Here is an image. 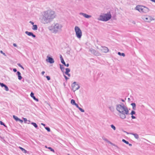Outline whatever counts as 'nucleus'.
<instances>
[{
    "label": "nucleus",
    "mask_w": 155,
    "mask_h": 155,
    "mask_svg": "<svg viewBox=\"0 0 155 155\" xmlns=\"http://www.w3.org/2000/svg\"><path fill=\"white\" fill-rule=\"evenodd\" d=\"M61 61V63L64 65L65 64V63L64 60H62Z\"/></svg>",
    "instance_id": "38"
},
{
    "label": "nucleus",
    "mask_w": 155,
    "mask_h": 155,
    "mask_svg": "<svg viewBox=\"0 0 155 155\" xmlns=\"http://www.w3.org/2000/svg\"><path fill=\"white\" fill-rule=\"evenodd\" d=\"M13 118L16 121H18V120H19V118H18L16 116H15V115H13Z\"/></svg>",
    "instance_id": "27"
},
{
    "label": "nucleus",
    "mask_w": 155,
    "mask_h": 155,
    "mask_svg": "<svg viewBox=\"0 0 155 155\" xmlns=\"http://www.w3.org/2000/svg\"><path fill=\"white\" fill-rule=\"evenodd\" d=\"M25 33L29 36H31L33 38L36 37V35L33 34V33L31 32H29L28 31H26Z\"/></svg>",
    "instance_id": "12"
},
{
    "label": "nucleus",
    "mask_w": 155,
    "mask_h": 155,
    "mask_svg": "<svg viewBox=\"0 0 155 155\" xmlns=\"http://www.w3.org/2000/svg\"><path fill=\"white\" fill-rule=\"evenodd\" d=\"M38 27L37 25H33L32 29L34 30H36L37 29Z\"/></svg>",
    "instance_id": "21"
},
{
    "label": "nucleus",
    "mask_w": 155,
    "mask_h": 155,
    "mask_svg": "<svg viewBox=\"0 0 155 155\" xmlns=\"http://www.w3.org/2000/svg\"><path fill=\"white\" fill-rule=\"evenodd\" d=\"M60 58L61 61L64 59L63 58V57L61 55H60Z\"/></svg>",
    "instance_id": "43"
},
{
    "label": "nucleus",
    "mask_w": 155,
    "mask_h": 155,
    "mask_svg": "<svg viewBox=\"0 0 155 155\" xmlns=\"http://www.w3.org/2000/svg\"><path fill=\"white\" fill-rule=\"evenodd\" d=\"M64 65L65 66H66L67 67H68L69 66V64L68 63L67 64H65Z\"/></svg>",
    "instance_id": "49"
},
{
    "label": "nucleus",
    "mask_w": 155,
    "mask_h": 155,
    "mask_svg": "<svg viewBox=\"0 0 155 155\" xmlns=\"http://www.w3.org/2000/svg\"><path fill=\"white\" fill-rule=\"evenodd\" d=\"M4 85L3 86V87H5V89L6 91H8L9 90V89L8 86L5 84H4Z\"/></svg>",
    "instance_id": "24"
},
{
    "label": "nucleus",
    "mask_w": 155,
    "mask_h": 155,
    "mask_svg": "<svg viewBox=\"0 0 155 155\" xmlns=\"http://www.w3.org/2000/svg\"><path fill=\"white\" fill-rule=\"evenodd\" d=\"M117 54L118 55L120 56L123 57H124L125 56V54L124 53H121L120 52H118Z\"/></svg>",
    "instance_id": "25"
},
{
    "label": "nucleus",
    "mask_w": 155,
    "mask_h": 155,
    "mask_svg": "<svg viewBox=\"0 0 155 155\" xmlns=\"http://www.w3.org/2000/svg\"><path fill=\"white\" fill-rule=\"evenodd\" d=\"M71 103L73 105H74L76 104L75 101L74 99L71 100Z\"/></svg>",
    "instance_id": "28"
},
{
    "label": "nucleus",
    "mask_w": 155,
    "mask_h": 155,
    "mask_svg": "<svg viewBox=\"0 0 155 155\" xmlns=\"http://www.w3.org/2000/svg\"><path fill=\"white\" fill-rule=\"evenodd\" d=\"M18 66L21 67V68L23 69V70L24 69V67L19 63L18 64Z\"/></svg>",
    "instance_id": "37"
},
{
    "label": "nucleus",
    "mask_w": 155,
    "mask_h": 155,
    "mask_svg": "<svg viewBox=\"0 0 155 155\" xmlns=\"http://www.w3.org/2000/svg\"><path fill=\"white\" fill-rule=\"evenodd\" d=\"M45 72L44 71H42V72H41V74L42 75H43L44 74H45Z\"/></svg>",
    "instance_id": "53"
},
{
    "label": "nucleus",
    "mask_w": 155,
    "mask_h": 155,
    "mask_svg": "<svg viewBox=\"0 0 155 155\" xmlns=\"http://www.w3.org/2000/svg\"><path fill=\"white\" fill-rule=\"evenodd\" d=\"M135 112L134 110H132L131 111V113L130 114H131L132 115H133L135 114Z\"/></svg>",
    "instance_id": "34"
},
{
    "label": "nucleus",
    "mask_w": 155,
    "mask_h": 155,
    "mask_svg": "<svg viewBox=\"0 0 155 155\" xmlns=\"http://www.w3.org/2000/svg\"><path fill=\"white\" fill-rule=\"evenodd\" d=\"M111 15L110 12H109L107 14H104L103 15L100 16V18L99 20L104 21H106L109 20L111 18Z\"/></svg>",
    "instance_id": "3"
},
{
    "label": "nucleus",
    "mask_w": 155,
    "mask_h": 155,
    "mask_svg": "<svg viewBox=\"0 0 155 155\" xmlns=\"http://www.w3.org/2000/svg\"><path fill=\"white\" fill-rule=\"evenodd\" d=\"M29 22L30 23H31L32 25H34V23L31 21H30Z\"/></svg>",
    "instance_id": "54"
},
{
    "label": "nucleus",
    "mask_w": 155,
    "mask_h": 155,
    "mask_svg": "<svg viewBox=\"0 0 155 155\" xmlns=\"http://www.w3.org/2000/svg\"><path fill=\"white\" fill-rule=\"evenodd\" d=\"M145 20L146 21L149 22L154 19L151 16H148L145 18Z\"/></svg>",
    "instance_id": "15"
},
{
    "label": "nucleus",
    "mask_w": 155,
    "mask_h": 155,
    "mask_svg": "<svg viewBox=\"0 0 155 155\" xmlns=\"http://www.w3.org/2000/svg\"><path fill=\"white\" fill-rule=\"evenodd\" d=\"M48 149H49V150H50L51 151L54 153L55 152H54V150L52 149V148H51V147H48Z\"/></svg>",
    "instance_id": "33"
},
{
    "label": "nucleus",
    "mask_w": 155,
    "mask_h": 155,
    "mask_svg": "<svg viewBox=\"0 0 155 155\" xmlns=\"http://www.w3.org/2000/svg\"><path fill=\"white\" fill-rule=\"evenodd\" d=\"M64 85H65V84H64Z\"/></svg>",
    "instance_id": "62"
},
{
    "label": "nucleus",
    "mask_w": 155,
    "mask_h": 155,
    "mask_svg": "<svg viewBox=\"0 0 155 155\" xmlns=\"http://www.w3.org/2000/svg\"><path fill=\"white\" fill-rule=\"evenodd\" d=\"M131 105L132 106V109L134 110H135L136 109V104L135 103H133L131 104Z\"/></svg>",
    "instance_id": "19"
},
{
    "label": "nucleus",
    "mask_w": 155,
    "mask_h": 155,
    "mask_svg": "<svg viewBox=\"0 0 155 155\" xmlns=\"http://www.w3.org/2000/svg\"><path fill=\"white\" fill-rule=\"evenodd\" d=\"M80 15H83L84 17L86 18H89L91 17V16L88 15L86 13L81 12L79 13Z\"/></svg>",
    "instance_id": "13"
},
{
    "label": "nucleus",
    "mask_w": 155,
    "mask_h": 155,
    "mask_svg": "<svg viewBox=\"0 0 155 155\" xmlns=\"http://www.w3.org/2000/svg\"><path fill=\"white\" fill-rule=\"evenodd\" d=\"M120 99L123 102H125V100L122 99H120Z\"/></svg>",
    "instance_id": "55"
},
{
    "label": "nucleus",
    "mask_w": 155,
    "mask_h": 155,
    "mask_svg": "<svg viewBox=\"0 0 155 155\" xmlns=\"http://www.w3.org/2000/svg\"><path fill=\"white\" fill-rule=\"evenodd\" d=\"M64 77L65 79V80L67 81V80L68 79H69V78L68 77H67L66 75H65L64 74Z\"/></svg>",
    "instance_id": "42"
},
{
    "label": "nucleus",
    "mask_w": 155,
    "mask_h": 155,
    "mask_svg": "<svg viewBox=\"0 0 155 155\" xmlns=\"http://www.w3.org/2000/svg\"><path fill=\"white\" fill-rule=\"evenodd\" d=\"M123 104H124L123 103H122L121 104V105H123Z\"/></svg>",
    "instance_id": "58"
},
{
    "label": "nucleus",
    "mask_w": 155,
    "mask_h": 155,
    "mask_svg": "<svg viewBox=\"0 0 155 155\" xmlns=\"http://www.w3.org/2000/svg\"><path fill=\"white\" fill-rule=\"evenodd\" d=\"M131 117L132 119H134L136 118V117L133 115H132Z\"/></svg>",
    "instance_id": "47"
},
{
    "label": "nucleus",
    "mask_w": 155,
    "mask_h": 155,
    "mask_svg": "<svg viewBox=\"0 0 155 155\" xmlns=\"http://www.w3.org/2000/svg\"><path fill=\"white\" fill-rule=\"evenodd\" d=\"M122 141L123 142L126 143L127 144H129V142H128V141H126L125 139H122Z\"/></svg>",
    "instance_id": "31"
},
{
    "label": "nucleus",
    "mask_w": 155,
    "mask_h": 155,
    "mask_svg": "<svg viewBox=\"0 0 155 155\" xmlns=\"http://www.w3.org/2000/svg\"><path fill=\"white\" fill-rule=\"evenodd\" d=\"M101 50L103 52L107 53L109 51L108 48L106 47H101Z\"/></svg>",
    "instance_id": "10"
},
{
    "label": "nucleus",
    "mask_w": 155,
    "mask_h": 155,
    "mask_svg": "<svg viewBox=\"0 0 155 155\" xmlns=\"http://www.w3.org/2000/svg\"><path fill=\"white\" fill-rule=\"evenodd\" d=\"M0 138H2V137H1V136H0Z\"/></svg>",
    "instance_id": "61"
},
{
    "label": "nucleus",
    "mask_w": 155,
    "mask_h": 155,
    "mask_svg": "<svg viewBox=\"0 0 155 155\" xmlns=\"http://www.w3.org/2000/svg\"><path fill=\"white\" fill-rule=\"evenodd\" d=\"M45 147L46 148H47V146H45Z\"/></svg>",
    "instance_id": "60"
},
{
    "label": "nucleus",
    "mask_w": 155,
    "mask_h": 155,
    "mask_svg": "<svg viewBox=\"0 0 155 155\" xmlns=\"http://www.w3.org/2000/svg\"><path fill=\"white\" fill-rule=\"evenodd\" d=\"M0 124L1 125L4 126L5 127H7V126L2 121H0Z\"/></svg>",
    "instance_id": "30"
},
{
    "label": "nucleus",
    "mask_w": 155,
    "mask_h": 155,
    "mask_svg": "<svg viewBox=\"0 0 155 155\" xmlns=\"http://www.w3.org/2000/svg\"><path fill=\"white\" fill-rule=\"evenodd\" d=\"M46 61L50 64H53L54 62V61L53 58L48 56L47 57Z\"/></svg>",
    "instance_id": "9"
},
{
    "label": "nucleus",
    "mask_w": 155,
    "mask_h": 155,
    "mask_svg": "<svg viewBox=\"0 0 155 155\" xmlns=\"http://www.w3.org/2000/svg\"><path fill=\"white\" fill-rule=\"evenodd\" d=\"M103 140H104V141H106L107 142L110 143L112 145L116 147L118 149H119V148L117 145H115L114 144L112 143H111V142H110V141H109L106 138H103Z\"/></svg>",
    "instance_id": "11"
},
{
    "label": "nucleus",
    "mask_w": 155,
    "mask_h": 155,
    "mask_svg": "<svg viewBox=\"0 0 155 155\" xmlns=\"http://www.w3.org/2000/svg\"><path fill=\"white\" fill-rule=\"evenodd\" d=\"M13 45L14 46V47H17V45H16V44L15 43H14L13 44Z\"/></svg>",
    "instance_id": "51"
},
{
    "label": "nucleus",
    "mask_w": 155,
    "mask_h": 155,
    "mask_svg": "<svg viewBox=\"0 0 155 155\" xmlns=\"http://www.w3.org/2000/svg\"><path fill=\"white\" fill-rule=\"evenodd\" d=\"M19 148L20 149H21V151L25 153H26L27 152V151L25 149L23 148L22 147H19Z\"/></svg>",
    "instance_id": "22"
},
{
    "label": "nucleus",
    "mask_w": 155,
    "mask_h": 155,
    "mask_svg": "<svg viewBox=\"0 0 155 155\" xmlns=\"http://www.w3.org/2000/svg\"><path fill=\"white\" fill-rule=\"evenodd\" d=\"M74 30L77 37L78 38H80L82 35V33L80 28L76 26L75 27Z\"/></svg>",
    "instance_id": "5"
},
{
    "label": "nucleus",
    "mask_w": 155,
    "mask_h": 155,
    "mask_svg": "<svg viewBox=\"0 0 155 155\" xmlns=\"http://www.w3.org/2000/svg\"><path fill=\"white\" fill-rule=\"evenodd\" d=\"M31 124L32 125L37 129H38V126L36 123L33 122H32L31 123Z\"/></svg>",
    "instance_id": "20"
},
{
    "label": "nucleus",
    "mask_w": 155,
    "mask_h": 155,
    "mask_svg": "<svg viewBox=\"0 0 155 155\" xmlns=\"http://www.w3.org/2000/svg\"><path fill=\"white\" fill-rule=\"evenodd\" d=\"M47 80L48 81L50 80L51 79L50 77L49 76H47L46 77Z\"/></svg>",
    "instance_id": "39"
},
{
    "label": "nucleus",
    "mask_w": 155,
    "mask_h": 155,
    "mask_svg": "<svg viewBox=\"0 0 155 155\" xmlns=\"http://www.w3.org/2000/svg\"><path fill=\"white\" fill-rule=\"evenodd\" d=\"M45 128L48 132H49L51 131L49 127H45Z\"/></svg>",
    "instance_id": "32"
},
{
    "label": "nucleus",
    "mask_w": 155,
    "mask_h": 155,
    "mask_svg": "<svg viewBox=\"0 0 155 155\" xmlns=\"http://www.w3.org/2000/svg\"><path fill=\"white\" fill-rule=\"evenodd\" d=\"M16 75L18 76V79L19 80H21L22 79V77L21 75V73L19 71H17Z\"/></svg>",
    "instance_id": "17"
},
{
    "label": "nucleus",
    "mask_w": 155,
    "mask_h": 155,
    "mask_svg": "<svg viewBox=\"0 0 155 155\" xmlns=\"http://www.w3.org/2000/svg\"><path fill=\"white\" fill-rule=\"evenodd\" d=\"M89 52H91V53L96 56H101V54L98 51L95 50L94 49H93L91 48L89 49Z\"/></svg>",
    "instance_id": "7"
},
{
    "label": "nucleus",
    "mask_w": 155,
    "mask_h": 155,
    "mask_svg": "<svg viewBox=\"0 0 155 155\" xmlns=\"http://www.w3.org/2000/svg\"><path fill=\"white\" fill-rule=\"evenodd\" d=\"M109 108L110 109V110L111 111V112H113L114 111V107L113 106H110L109 107Z\"/></svg>",
    "instance_id": "29"
},
{
    "label": "nucleus",
    "mask_w": 155,
    "mask_h": 155,
    "mask_svg": "<svg viewBox=\"0 0 155 155\" xmlns=\"http://www.w3.org/2000/svg\"><path fill=\"white\" fill-rule=\"evenodd\" d=\"M65 70H66V71L65 72V74H68L70 71V70L69 68H66Z\"/></svg>",
    "instance_id": "26"
},
{
    "label": "nucleus",
    "mask_w": 155,
    "mask_h": 155,
    "mask_svg": "<svg viewBox=\"0 0 155 155\" xmlns=\"http://www.w3.org/2000/svg\"><path fill=\"white\" fill-rule=\"evenodd\" d=\"M30 96L31 97H32L33 99L36 101L38 102L39 101V100L38 98H36V97L34 96V94L33 92H31L30 94Z\"/></svg>",
    "instance_id": "16"
},
{
    "label": "nucleus",
    "mask_w": 155,
    "mask_h": 155,
    "mask_svg": "<svg viewBox=\"0 0 155 155\" xmlns=\"http://www.w3.org/2000/svg\"><path fill=\"white\" fill-rule=\"evenodd\" d=\"M78 109L82 112H84V110L80 107H79Z\"/></svg>",
    "instance_id": "36"
},
{
    "label": "nucleus",
    "mask_w": 155,
    "mask_h": 155,
    "mask_svg": "<svg viewBox=\"0 0 155 155\" xmlns=\"http://www.w3.org/2000/svg\"><path fill=\"white\" fill-rule=\"evenodd\" d=\"M18 121H19L21 123H22L23 122V121L22 120L20 119L19 118V120H18Z\"/></svg>",
    "instance_id": "50"
},
{
    "label": "nucleus",
    "mask_w": 155,
    "mask_h": 155,
    "mask_svg": "<svg viewBox=\"0 0 155 155\" xmlns=\"http://www.w3.org/2000/svg\"><path fill=\"white\" fill-rule=\"evenodd\" d=\"M116 109L119 113H124V111L126 115L129 114V110L128 108L124 104L123 105L117 104L116 106Z\"/></svg>",
    "instance_id": "2"
},
{
    "label": "nucleus",
    "mask_w": 155,
    "mask_h": 155,
    "mask_svg": "<svg viewBox=\"0 0 155 155\" xmlns=\"http://www.w3.org/2000/svg\"><path fill=\"white\" fill-rule=\"evenodd\" d=\"M59 65L60 66V68L61 69V71L63 72V71H64V67L63 65L60 64H59Z\"/></svg>",
    "instance_id": "23"
},
{
    "label": "nucleus",
    "mask_w": 155,
    "mask_h": 155,
    "mask_svg": "<svg viewBox=\"0 0 155 155\" xmlns=\"http://www.w3.org/2000/svg\"><path fill=\"white\" fill-rule=\"evenodd\" d=\"M110 126H111V127L114 130H116V127H115V126L113 125V124H111V125H110Z\"/></svg>",
    "instance_id": "35"
},
{
    "label": "nucleus",
    "mask_w": 155,
    "mask_h": 155,
    "mask_svg": "<svg viewBox=\"0 0 155 155\" xmlns=\"http://www.w3.org/2000/svg\"><path fill=\"white\" fill-rule=\"evenodd\" d=\"M130 134L134 136L135 138L137 139H138L139 138L138 135L136 133H130Z\"/></svg>",
    "instance_id": "18"
},
{
    "label": "nucleus",
    "mask_w": 155,
    "mask_h": 155,
    "mask_svg": "<svg viewBox=\"0 0 155 155\" xmlns=\"http://www.w3.org/2000/svg\"><path fill=\"white\" fill-rule=\"evenodd\" d=\"M41 124L43 126H44L45 127V124L44 123H41Z\"/></svg>",
    "instance_id": "52"
},
{
    "label": "nucleus",
    "mask_w": 155,
    "mask_h": 155,
    "mask_svg": "<svg viewBox=\"0 0 155 155\" xmlns=\"http://www.w3.org/2000/svg\"><path fill=\"white\" fill-rule=\"evenodd\" d=\"M154 3H155V0L154 1Z\"/></svg>",
    "instance_id": "63"
},
{
    "label": "nucleus",
    "mask_w": 155,
    "mask_h": 155,
    "mask_svg": "<svg viewBox=\"0 0 155 155\" xmlns=\"http://www.w3.org/2000/svg\"><path fill=\"white\" fill-rule=\"evenodd\" d=\"M30 122H31L30 120H27V122H26V123L28 124H29Z\"/></svg>",
    "instance_id": "48"
},
{
    "label": "nucleus",
    "mask_w": 155,
    "mask_h": 155,
    "mask_svg": "<svg viewBox=\"0 0 155 155\" xmlns=\"http://www.w3.org/2000/svg\"><path fill=\"white\" fill-rule=\"evenodd\" d=\"M54 12L51 10H48L43 12L40 18L41 22L44 24L50 23L55 17Z\"/></svg>",
    "instance_id": "1"
},
{
    "label": "nucleus",
    "mask_w": 155,
    "mask_h": 155,
    "mask_svg": "<svg viewBox=\"0 0 155 155\" xmlns=\"http://www.w3.org/2000/svg\"><path fill=\"white\" fill-rule=\"evenodd\" d=\"M136 9L142 13H147L149 11V9L148 8L143 6L139 5L136 6Z\"/></svg>",
    "instance_id": "4"
},
{
    "label": "nucleus",
    "mask_w": 155,
    "mask_h": 155,
    "mask_svg": "<svg viewBox=\"0 0 155 155\" xmlns=\"http://www.w3.org/2000/svg\"><path fill=\"white\" fill-rule=\"evenodd\" d=\"M13 71L15 72H17V70L16 68H13Z\"/></svg>",
    "instance_id": "45"
},
{
    "label": "nucleus",
    "mask_w": 155,
    "mask_h": 155,
    "mask_svg": "<svg viewBox=\"0 0 155 155\" xmlns=\"http://www.w3.org/2000/svg\"><path fill=\"white\" fill-rule=\"evenodd\" d=\"M4 84L3 83H1V82H0V85L1 86L3 87V86H4Z\"/></svg>",
    "instance_id": "44"
},
{
    "label": "nucleus",
    "mask_w": 155,
    "mask_h": 155,
    "mask_svg": "<svg viewBox=\"0 0 155 155\" xmlns=\"http://www.w3.org/2000/svg\"><path fill=\"white\" fill-rule=\"evenodd\" d=\"M0 53L3 54L4 55L6 56V55L5 53H4L2 50L0 51Z\"/></svg>",
    "instance_id": "41"
},
{
    "label": "nucleus",
    "mask_w": 155,
    "mask_h": 155,
    "mask_svg": "<svg viewBox=\"0 0 155 155\" xmlns=\"http://www.w3.org/2000/svg\"><path fill=\"white\" fill-rule=\"evenodd\" d=\"M23 120L25 122V123H26V122L27 121V119L25 118H23Z\"/></svg>",
    "instance_id": "40"
},
{
    "label": "nucleus",
    "mask_w": 155,
    "mask_h": 155,
    "mask_svg": "<svg viewBox=\"0 0 155 155\" xmlns=\"http://www.w3.org/2000/svg\"><path fill=\"white\" fill-rule=\"evenodd\" d=\"M66 75H68V76L69 77H70L71 76V75L69 73H68V74H66Z\"/></svg>",
    "instance_id": "56"
},
{
    "label": "nucleus",
    "mask_w": 155,
    "mask_h": 155,
    "mask_svg": "<svg viewBox=\"0 0 155 155\" xmlns=\"http://www.w3.org/2000/svg\"><path fill=\"white\" fill-rule=\"evenodd\" d=\"M76 82H74L71 84V87L74 90V91L78 90L80 88L78 84H76Z\"/></svg>",
    "instance_id": "8"
},
{
    "label": "nucleus",
    "mask_w": 155,
    "mask_h": 155,
    "mask_svg": "<svg viewBox=\"0 0 155 155\" xmlns=\"http://www.w3.org/2000/svg\"><path fill=\"white\" fill-rule=\"evenodd\" d=\"M74 105H75L76 106V107L78 108L79 107L78 105V104H77L76 103Z\"/></svg>",
    "instance_id": "46"
},
{
    "label": "nucleus",
    "mask_w": 155,
    "mask_h": 155,
    "mask_svg": "<svg viewBox=\"0 0 155 155\" xmlns=\"http://www.w3.org/2000/svg\"><path fill=\"white\" fill-rule=\"evenodd\" d=\"M130 98H128V100H130Z\"/></svg>",
    "instance_id": "59"
},
{
    "label": "nucleus",
    "mask_w": 155,
    "mask_h": 155,
    "mask_svg": "<svg viewBox=\"0 0 155 155\" xmlns=\"http://www.w3.org/2000/svg\"><path fill=\"white\" fill-rule=\"evenodd\" d=\"M120 114H119V116L120 118L122 119H124L126 118V116L125 114H126L125 113V111H124V113L120 112Z\"/></svg>",
    "instance_id": "14"
},
{
    "label": "nucleus",
    "mask_w": 155,
    "mask_h": 155,
    "mask_svg": "<svg viewBox=\"0 0 155 155\" xmlns=\"http://www.w3.org/2000/svg\"><path fill=\"white\" fill-rule=\"evenodd\" d=\"M62 27L61 25L56 23L54 26L53 30L54 32L56 33L58 31H60Z\"/></svg>",
    "instance_id": "6"
},
{
    "label": "nucleus",
    "mask_w": 155,
    "mask_h": 155,
    "mask_svg": "<svg viewBox=\"0 0 155 155\" xmlns=\"http://www.w3.org/2000/svg\"><path fill=\"white\" fill-rule=\"evenodd\" d=\"M130 146H132V144L131 143H129V144H128Z\"/></svg>",
    "instance_id": "57"
}]
</instances>
